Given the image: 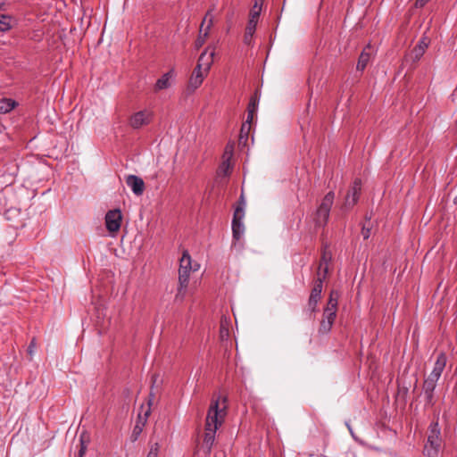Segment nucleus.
<instances>
[{"instance_id":"1","label":"nucleus","mask_w":457,"mask_h":457,"mask_svg":"<svg viewBox=\"0 0 457 457\" xmlns=\"http://www.w3.org/2000/svg\"><path fill=\"white\" fill-rule=\"evenodd\" d=\"M227 414L226 406L220 408L219 400L212 401L207 411L204 426V447L210 453L215 441L217 429L222 425Z\"/></svg>"},{"instance_id":"2","label":"nucleus","mask_w":457,"mask_h":457,"mask_svg":"<svg viewBox=\"0 0 457 457\" xmlns=\"http://www.w3.org/2000/svg\"><path fill=\"white\" fill-rule=\"evenodd\" d=\"M215 47L212 46L206 47V49L200 54L197 64L189 79L188 87L190 88L195 90L202 85L204 79L207 76L213 63Z\"/></svg>"},{"instance_id":"3","label":"nucleus","mask_w":457,"mask_h":457,"mask_svg":"<svg viewBox=\"0 0 457 457\" xmlns=\"http://www.w3.org/2000/svg\"><path fill=\"white\" fill-rule=\"evenodd\" d=\"M446 354L443 352L439 353L436 356L432 371L423 382L422 389L426 401L428 404H433L434 391L436 389V383L442 376V373L446 366Z\"/></svg>"},{"instance_id":"4","label":"nucleus","mask_w":457,"mask_h":457,"mask_svg":"<svg viewBox=\"0 0 457 457\" xmlns=\"http://www.w3.org/2000/svg\"><path fill=\"white\" fill-rule=\"evenodd\" d=\"M441 429L437 421H433L428 427V439L424 445L423 453L427 457H437L442 449Z\"/></svg>"},{"instance_id":"5","label":"nucleus","mask_w":457,"mask_h":457,"mask_svg":"<svg viewBox=\"0 0 457 457\" xmlns=\"http://www.w3.org/2000/svg\"><path fill=\"white\" fill-rule=\"evenodd\" d=\"M335 200V193L333 191H329L322 198L320 205L318 206L315 213V223L317 226L324 227L329 218L330 210L334 204Z\"/></svg>"},{"instance_id":"6","label":"nucleus","mask_w":457,"mask_h":457,"mask_svg":"<svg viewBox=\"0 0 457 457\" xmlns=\"http://www.w3.org/2000/svg\"><path fill=\"white\" fill-rule=\"evenodd\" d=\"M263 2L264 0H254L253 6L250 11L249 21L244 36V42L246 45H250L252 43Z\"/></svg>"},{"instance_id":"7","label":"nucleus","mask_w":457,"mask_h":457,"mask_svg":"<svg viewBox=\"0 0 457 457\" xmlns=\"http://www.w3.org/2000/svg\"><path fill=\"white\" fill-rule=\"evenodd\" d=\"M361 181L360 179H355L345 195V202L342 206L344 210H349L356 204L361 194Z\"/></svg>"},{"instance_id":"8","label":"nucleus","mask_w":457,"mask_h":457,"mask_svg":"<svg viewBox=\"0 0 457 457\" xmlns=\"http://www.w3.org/2000/svg\"><path fill=\"white\" fill-rule=\"evenodd\" d=\"M337 309L325 307L323 310L322 320L320 323L319 333L325 335L330 332L337 318Z\"/></svg>"},{"instance_id":"9","label":"nucleus","mask_w":457,"mask_h":457,"mask_svg":"<svg viewBox=\"0 0 457 457\" xmlns=\"http://www.w3.org/2000/svg\"><path fill=\"white\" fill-rule=\"evenodd\" d=\"M153 116V112L147 109L137 112L130 117L129 125L133 129H140L143 126L148 125Z\"/></svg>"},{"instance_id":"10","label":"nucleus","mask_w":457,"mask_h":457,"mask_svg":"<svg viewBox=\"0 0 457 457\" xmlns=\"http://www.w3.org/2000/svg\"><path fill=\"white\" fill-rule=\"evenodd\" d=\"M122 215L119 209L111 210L105 215V225L109 232H117L121 225Z\"/></svg>"},{"instance_id":"11","label":"nucleus","mask_w":457,"mask_h":457,"mask_svg":"<svg viewBox=\"0 0 457 457\" xmlns=\"http://www.w3.org/2000/svg\"><path fill=\"white\" fill-rule=\"evenodd\" d=\"M243 212L241 208H236L232 220V233L235 240H239L245 233Z\"/></svg>"},{"instance_id":"12","label":"nucleus","mask_w":457,"mask_h":457,"mask_svg":"<svg viewBox=\"0 0 457 457\" xmlns=\"http://www.w3.org/2000/svg\"><path fill=\"white\" fill-rule=\"evenodd\" d=\"M209 15H210V12H207L205 16L204 17V19L202 21L201 25H200L199 35H198V37H197V38H196V40L195 42V47L196 49H199L200 47H202L204 46V44L205 43L206 39L209 37V33H210L211 28L213 25V18L211 17L208 20V25L206 26V31L204 32V26L205 21H207Z\"/></svg>"},{"instance_id":"13","label":"nucleus","mask_w":457,"mask_h":457,"mask_svg":"<svg viewBox=\"0 0 457 457\" xmlns=\"http://www.w3.org/2000/svg\"><path fill=\"white\" fill-rule=\"evenodd\" d=\"M191 271H187L184 270L179 269V287H178V292L175 295L176 301L182 302L186 296L187 288L189 282V277H190Z\"/></svg>"},{"instance_id":"14","label":"nucleus","mask_w":457,"mask_h":457,"mask_svg":"<svg viewBox=\"0 0 457 457\" xmlns=\"http://www.w3.org/2000/svg\"><path fill=\"white\" fill-rule=\"evenodd\" d=\"M126 184L131 188L132 192L136 195H141L144 193L145 183L141 178L136 175H129L126 178Z\"/></svg>"},{"instance_id":"15","label":"nucleus","mask_w":457,"mask_h":457,"mask_svg":"<svg viewBox=\"0 0 457 457\" xmlns=\"http://www.w3.org/2000/svg\"><path fill=\"white\" fill-rule=\"evenodd\" d=\"M173 70H170V71L164 73L159 79H157L154 85V91H160L169 88L171 86V80L173 79Z\"/></svg>"},{"instance_id":"16","label":"nucleus","mask_w":457,"mask_h":457,"mask_svg":"<svg viewBox=\"0 0 457 457\" xmlns=\"http://www.w3.org/2000/svg\"><path fill=\"white\" fill-rule=\"evenodd\" d=\"M179 269L187 271H195L199 269V264L195 263L193 265L191 256L185 251L180 258Z\"/></svg>"},{"instance_id":"17","label":"nucleus","mask_w":457,"mask_h":457,"mask_svg":"<svg viewBox=\"0 0 457 457\" xmlns=\"http://www.w3.org/2000/svg\"><path fill=\"white\" fill-rule=\"evenodd\" d=\"M370 46H368L361 53L358 62H357V66H356V69L358 71H362L366 68L367 64L369 63V62L370 60V53L368 50H370Z\"/></svg>"},{"instance_id":"18","label":"nucleus","mask_w":457,"mask_h":457,"mask_svg":"<svg viewBox=\"0 0 457 457\" xmlns=\"http://www.w3.org/2000/svg\"><path fill=\"white\" fill-rule=\"evenodd\" d=\"M426 51L422 47H419L417 45L411 50V52L405 57V62L411 60L413 63L417 62L425 54Z\"/></svg>"},{"instance_id":"19","label":"nucleus","mask_w":457,"mask_h":457,"mask_svg":"<svg viewBox=\"0 0 457 457\" xmlns=\"http://www.w3.org/2000/svg\"><path fill=\"white\" fill-rule=\"evenodd\" d=\"M258 100L252 97L247 107L246 123L251 124L257 111Z\"/></svg>"},{"instance_id":"20","label":"nucleus","mask_w":457,"mask_h":457,"mask_svg":"<svg viewBox=\"0 0 457 457\" xmlns=\"http://www.w3.org/2000/svg\"><path fill=\"white\" fill-rule=\"evenodd\" d=\"M321 298V295L319 294L311 292L309 300H308V309L311 312H316L318 310V303Z\"/></svg>"},{"instance_id":"21","label":"nucleus","mask_w":457,"mask_h":457,"mask_svg":"<svg viewBox=\"0 0 457 457\" xmlns=\"http://www.w3.org/2000/svg\"><path fill=\"white\" fill-rule=\"evenodd\" d=\"M15 102L12 99H0V113H6L15 107Z\"/></svg>"},{"instance_id":"22","label":"nucleus","mask_w":457,"mask_h":457,"mask_svg":"<svg viewBox=\"0 0 457 457\" xmlns=\"http://www.w3.org/2000/svg\"><path fill=\"white\" fill-rule=\"evenodd\" d=\"M339 294L337 291H331L326 307L337 309Z\"/></svg>"},{"instance_id":"23","label":"nucleus","mask_w":457,"mask_h":457,"mask_svg":"<svg viewBox=\"0 0 457 457\" xmlns=\"http://www.w3.org/2000/svg\"><path fill=\"white\" fill-rule=\"evenodd\" d=\"M11 19L9 16L0 14V31H7L11 29Z\"/></svg>"},{"instance_id":"24","label":"nucleus","mask_w":457,"mask_h":457,"mask_svg":"<svg viewBox=\"0 0 457 457\" xmlns=\"http://www.w3.org/2000/svg\"><path fill=\"white\" fill-rule=\"evenodd\" d=\"M79 441H80V449L79 451V457H83L87 451L88 437H87V439H86V436L84 434H81Z\"/></svg>"},{"instance_id":"25","label":"nucleus","mask_w":457,"mask_h":457,"mask_svg":"<svg viewBox=\"0 0 457 457\" xmlns=\"http://www.w3.org/2000/svg\"><path fill=\"white\" fill-rule=\"evenodd\" d=\"M160 450V445L159 443H150L149 452L146 455V457H158Z\"/></svg>"},{"instance_id":"26","label":"nucleus","mask_w":457,"mask_h":457,"mask_svg":"<svg viewBox=\"0 0 457 457\" xmlns=\"http://www.w3.org/2000/svg\"><path fill=\"white\" fill-rule=\"evenodd\" d=\"M325 276H326V274H324L323 278L319 277L316 279L314 287L312 289V292H313V293L316 292V294H319L321 295L322 287H323V279H324Z\"/></svg>"},{"instance_id":"27","label":"nucleus","mask_w":457,"mask_h":457,"mask_svg":"<svg viewBox=\"0 0 457 457\" xmlns=\"http://www.w3.org/2000/svg\"><path fill=\"white\" fill-rule=\"evenodd\" d=\"M230 170V162H229V157H228L227 160H224L220 166V172H222L225 176H227L229 173Z\"/></svg>"},{"instance_id":"28","label":"nucleus","mask_w":457,"mask_h":457,"mask_svg":"<svg viewBox=\"0 0 457 457\" xmlns=\"http://www.w3.org/2000/svg\"><path fill=\"white\" fill-rule=\"evenodd\" d=\"M428 44H429V40L428 37H423L420 41L419 43L417 44V46L419 47H422L424 51H426V49L428 48Z\"/></svg>"},{"instance_id":"29","label":"nucleus","mask_w":457,"mask_h":457,"mask_svg":"<svg viewBox=\"0 0 457 457\" xmlns=\"http://www.w3.org/2000/svg\"><path fill=\"white\" fill-rule=\"evenodd\" d=\"M329 258L328 259L326 257V254H323L322 256V260H321V262L320 264V267L319 269L321 270L322 267H323V263H325V267L323 268V270H324V274H326L328 272V262Z\"/></svg>"},{"instance_id":"30","label":"nucleus","mask_w":457,"mask_h":457,"mask_svg":"<svg viewBox=\"0 0 457 457\" xmlns=\"http://www.w3.org/2000/svg\"><path fill=\"white\" fill-rule=\"evenodd\" d=\"M245 201L244 195L242 194L240 195V198H239V201H238V204H237V206L236 208H241L242 209L243 216H245Z\"/></svg>"},{"instance_id":"31","label":"nucleus","mask_w":457,"mask_h":457,"mask_svg":"<svg viewBox=\"0 0 457 457\" xmlns=\"http://www.w3.org/2000/svg\"><path fill=\"white\" fill-rule=\"evenodd\" d=\"M361 235L363 237V239H368L370 236V229L363 226L361 229Z\"/></svg>"},{"instance_id":"32","label":"nucleus","mask_w":457,"mask_h":457,"mask_svg":"<svg viewBox=\"0 0 457 457\" xmlns=\"http://www.w3.org/2000/svg\"><path fill=\"white\" fill-rule=\"evenodd\" d=\"M35 348H36V340L33 338V339L31 340V342H30V344H29V347H28V352H29V353L30 355H32V354H33Z\"/></svg>"},{"instance_id":"33","label":"nucleus","mask_w":457,"mask_h":457,"mask_svg":"<svg viewBox=\"0 0 457 457\" xmlns=\"http://www.w3.org/2000/svg\"><path fill=\"white\" fill-rule=\"evenodd\" d=\"M429 0H416L415 6L417 8L423 7Z\"/></svg>"},{"instance_id":"34","label":"nucleus","mask_w":457,"mask_h":457,"mask_svg":"<svg viewBox=\"0 0 457 457\" xmlns=\"http://www.w3.org/2000/svg\"><path fill=\"white\" fill-rule=\"evenodd\" d=\"M220 335H221V337L228 336V329L226 328L223 325H221V327H220Z\"/></svg>"},{"instance_id":"35","label":"nucleus","mask_w":457,"mask_h":457,"mask_svg":"<svg viewBox=\"0 0 457 457\" xmlns=\"http://www.w3.org/2000/svg\"><path fill=\"white\" fill-rule=\"evenodd\" d=\"M250 125L251 124H248L246 123V121L242 125V128H241V133L244 132V131H248L249 129H250Z\"/></svg>"},{"instance_id":"36","label":"nucleus","mask_w":457,"mask_h":457,"mask_svg":"<svg viewBox=\"0 0 457 457\" xmlns=\"http://www.w3.org/2000/svg\"><path fill=\"white\" fill-rule=\"evenodd\" d=\"M212 10H209V11H208V12H210V15H209V17H208V18H211V17H212V18H213V16L212 15ZM207 20H209V19H207ZM207 25H208V21H205L204 26H207Z\"/></svg>"},{"instance_id":"37","label":"nucleus","mask_w":457,"mask_h":457,"mask_svg":"<svg viewBox=\"0 0 457 457\" xmlns=\"http://www.w3.org/2000/svg\"><path fill=\"white\" fill-rule=\"evenodd\" d=\"M4 5V0H0V10L3 8Z\"/></svg>"},{"instance_id":"38","label":"nucleus","mask_w":457,"mask_h":457,"mask_svg":"<svg viewBox=\"0 0 457 457\" xmlns=\"http://www.w3.org/2000/svg\"><path fill=\"white\" fill-rule=\"evenodd\" d=\"M134 430H136V432H138V431H141V428H138V429H137V427H135V428H134Z\"/></svg>"},{"instance_id":"39","label":"nucleus","mask_w":457,"mask_h":457,"mask_svg":"<svg viewBox=\"0 0 457 457\" xmlns=\"http://www.w3.org/2000/svg\"><path fill=\"white\" fill-rule=\"evenodd\" d=\"M134 430H136V432H138V431H141V428H138V429H137V427H135V428H134Z\"/></svg>"},{"instance_id":"40","label":"nucleus","mask_w":457,"mask_h":457,"mask_svg":"<svg viewBox=\"0 0 457 457\" xmlns=\"http://www.w3.org/2000/svg\"><path fill=\"white\" fill-rule=\"evenodd\" d=\"M134 430H136V432H138V431H141V428H138V429H137V427H135V428H134Z\"/></svg>"},{"instance_id":"41","label":"nucleus","mask_w":457,"mask_h":457,"mask_svg":"<svg viewBox=\"0 0 457 457\" xmlns=\"http://www.w3.org/2000/svg\"><path fill=\"white\" fill-rule=\"evenodd\" d=\"M134 430H136V432H138V431H141V428H138V429H137V427H135V428H134Z\"/></svg>"},{"instance_id":"42","label":"nucleus","mask_w":457,"mask_h":457,"mask_svg":"<svg viewBox=\"0 0 457 457\" xmlns=\"http://www.w3.org/2000/svg\"><path fill=\"white\" fill-rule=\"evenodd\" d=\"M348 428H349L350 433L352 434V436H353V430H352V428H351V427H350V426H348Z\"/></svg>"},{"instance_id":"43","label":"nucleus","mask_w":457,"mask_h":457,"mask_svg":"<svg viewBox=\"0 0 457 457\" xmlns=\"http://www.w3.org/2000/svg\"><path fill=\"white\" fill-rule=\"evenodd\" d=\"M454 204H457V196L454 198Z\"/></svg>"},{"instance_id":"44","label":"nucleus","mask_w":457,"mask_h":457,"mask_svg":"<svg viewBox=\"0 0 457 457\" xmlns=\"http://www.w3.org/2000/svg\"><path fill=\"white\" fill-rule=\"evenodd\" d=\"M148 415H149V411H147L145 412V416H148Z\"/></svg>"}]
</instances>
